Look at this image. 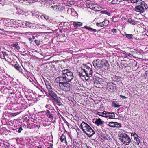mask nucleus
Listing matches in <instances>:
<instances>
[{
	"mask_svg": "<svg viewBox=\"0 0 148 148\" xmlns=\"http://www.w3.org/2000/svg\"><path fill=\"white\" fill-rule=\"evenodd\" d=\"M39 16V15H37V16Z\"/></svg>",
	"mask_w": 148,
	"mask_h": 148,
	"instance_id": "864d4df0",
	"label": "nucleus"
},
{
	"mask_svg": "<svg viewBox=\"0 0 148 148\" xmlns=\"http://www.w3.org/2000/svg\"><path fill=\"white\" fill-rule=\"evenodd\" d=\"M113 84L112 83H109L108 84V88L111 90H113L115 88V86L113 85Z\"/></svg>",
	"mask_w": 148,
	"mask_h": 148,
	"instance_id": "6ab92c4d",
	"label": "nucleus"
},
{
	"mask_svg": "<svg viewBox=\"0 0 148 148\" xmlns=\"http://www.w3.org/2000/svg\"><path fill=\"white\" fill-rule=\"evenodd\" d=\"M3 56L5 61H8L9 60H10V58L9 57L8 55L6 52L3 51Z\"/></svg>",
	"mask_w": 148,
	"mask_h": 148,
	"instance_id": "4468645a",
	"label": "nucleus"
},
{
	"mask_svg": "<svg viewBox=\"0 0 148 148\" xmlns=\"http://www.w3.org/2000/svg\"><path fill=\"white\" fill-rule=\"evenodd\" d=\"M134 141L136 144H137V145H139V143L140 142V141L138 138V137L136 138V139L134 140Z\"/></svg>",
	"mask_w": 148,
	"mask_h": 148,
	"instance_id": "c756f323",
	"label": "nucleus"
},
{
	"mask_svg": "<svg viewBox=\"0 0 148 148\" xmlns=\"http://www.w3.org/2000/svg\"><path fill=\"white\" fill-rule=\"evenodd\" d=\"M105 113V117L109 119H114L115 117L114 114L113 113H110L108 112H104Z\"/></svg>",
	"mask_w": 148,
	"mask_h": 148,
	"instance_id": "9d476101",
	"label": "nucleus"
},
{
	"mask_svg": "<svg viewBox=\"0 0 148 148\" xmlns=\"http://www.w3.org/2000/svg\"><path fill=\"white\" fill-rule=\"evenodd\" d=\"M18 45V44L17 42H16L15 44H13L12 46L14 47H16Z\"/></svg>",
	"mask_w": 148,
	"mask_h": 148,
	"instance_id": "58836bf2",
	"label": "nucleus"
},
{
	"mask_svg": "<svg viewBox=\"0 0 148 148\" xmlns=\"http://www.w3.org/2000/svg\"><path fill=\"white\" fill-rule=\"evenodd\" d=\"M117 30L116 29L113 28L111 30V32L113 33H116Z\"/></svg>",
	"mask_w": 148,
	"mask_h": 148,
	"instance_id": "4c0bfd02",
	"label": "nucleus"
},
{
	"mask_svg": "<svg viewBox=\"0 0 148 148\" xmlns=\"http://www.w3.org/2000/svg\"><path fill=\"white\" fill-rule=\"evenodd\" d=\"M32 38H33V39H35V37H34V36H33V37H32Z\"/></svg>",
	"mask_w": 148,
	"mask_h": 148,
	"instance_id": "8fccbe9b",
	"label": "nucleus"
},
{
	"mask_svg": "<svg viewBox=\"0 0 148 148\" xmlns=\"http://www.w3.org/2000/svg\"><path fill=\"white\" fill-rule=\"evenodd\" d=\"M73 78V73L68 69L62 70V76L58 77L56 80L62 82H70Z\"/></svg>",
	"mask_w": 148,
	"mask_h": 148,
	"instance_id": "f257e3e1",
	"label": "nucleus"
},
{
	"mask_svg": "<svg viewBox=\"0 0 148 148\" xmlns=\"http://www.w3.org/2000/svg\"><path fill=\"white\" fill-rule=\"evenodd\" d=\"M73 26L76 27H81L82 25V23L80 22H76L74 21L73 23Z\"/></svg>",
	"mask_w": 148,
	"mask_h": 148,
	"instance_id": "f3484780",
	"label": "nucleus"
},
{
	"mask_svg": "<svg viewBox=\"0 0 148 148\" xmlns=\"http://www.w3.org/2000/svg\"><path fill=\"white\" fill-rule=\"evenodd\" d=\"M59 81V86L62 90L66 91L70 90L71 84L68 82Z\"/></svg>",
	"mask_w": 148,
	"mask_h": 148,
	"instance_id": "39448f33",
	"label": "nucleus"
},
{
	"mask_svg": "<svg viewBox=\"0 0 148 148\" xmlns=\"http://www.w3.org/2000/svg\"><path fill=\"white\" fill-rule=\"evenodd\" d=\"M140 5L135 7L134 10L136 12L141 13L144 12L145 9H147L148 7L147 6L146 4H145L144 2H142V1H140Z\"/></svg>",
	"mask_w": 148,
	"mask_h": 148,
	"instance_id": "20e7f679",
	"label": "nucleus"
},
{
	"mask_svg": "<svg viewBox=\"0 0 148 148\" xmlns=\"http://www.w3.org/2000/svg\"><path fill=\"white\" fill-rule=\"evenodd\" d=\"M42 18L43 17L45 19L47 20L49 19V17L48 16L46 15L45 14H43L42 16L41 17Z\"/></svg>",
	"mask_w": 148,
	"mask_h": 148,
	"instance_id": "473e14b6",
	"label": "nucleus"
},
{
	"mask_svg": "<svg viewBox=\"0 0 148 148\" xmlns=\"http://www.w3.org/2000/svg\"><path fill=\"white\" fill-rule=\"evenodd\" d=\"M121 1V0H112V3L113 4H119Z\"/></svg>",
	"mask_w": 148,
	"mask_h": 148,
	"instance_id": "393cba45",
	"label": "nucleus"
},
{
	"mask_svg": "<svg viewBox=\"0 0 148 148\" xmlns=\"http://www.w3.org/2000/svg\"><path fill=\"white\" fill-rule=\"evenodd\" d=\"M96 25L97 26L100 27H102L104 26V24H103L102 22L99 23H96Z\"/></svg>",
	"mask_w": 148,
	"mask_h": 148,
	"instance_id": "cd10ccee",
	"label": "nucleus"
},
{
	"mask_svg": "<svg viewBox=\"0 0 148 148\" xmlns=\"http://www.w3.org/2000/svg\"><path fill=\"white\" fill-rule=\"evenodd\" d=\"M60 32H61V33H62V31L61 30H60Z\"/></svg>",
	"mask_w": 148,
	"mask_h": 148,
	"instance_id": "de8ad7c7",
	"label": "nucleus"
},
{
	"mask_svg": "<svg viewBox=\"0 0 148 148\" xmlns=\"http://www.w3.org/2000/svg\"><path fill=\"white\" fill-rule=\"evenodd\" d=\"M102 61L99 59H97L94 60L93 62V64L95 69L98 72L101 71V68Z\"/></svg>",
	"mask_w": 148,
	"mask_h": 148,
	"instance_id": "0eeeda50",
	"label": "nucleus"
},
{
	"mask_svg": "<svg viewBox=\"0 0 148 148\" xmlns=\"http://www.w3.org/2000/svg\"><path fill=\"white\" fill-rule=\"evenodd\" d=\"M103 24H104V26H106L108 25L109 23V22L107 20H104L102 22Z\"/></svg>",
	"mask_w": 148,
	"mask_h": 148,
	"instance_id": "2f4dec72",
	"label": "nucleus"
},
{
	"mask_svg": "<svg viewBox=\"0 0 148 148\" xmlns=\"http://www.w3.org/2000/svg\"><path fill=\"white\" fill-rule=\"evenodd\" d=\"M120 97L123 99H126L127 98L126 97L122 95H120Z\"/></svg>",
	"mask_w": 148,
	"mask_h": 148,
	"instance_id": "a19ab883",
	"label": "nucleus"
},
{
	"mask_svg": "<svg viewBox=\"0 0 148 148\" xmlns=\"http://www.w3.org/2000/svg\"><path fill=\"white\" fill-rule=\"evenodd\" d=\"M16 49L17 50H18L20 49V47L19 46H17L16 47Z\"/></svg>",
	"mask_w": 148,
	"mask_h": 148,
	"instance_id": "37998d69",
	"label": "nucleus"
},
{
	"mask_svg": "<svg viewBox=\"0 0 148 148\" xmlns=\"http://www.w3.org/2000/svg\"><path fill=\"white\" fill-rule=\"evenodd\" d=\"M21 3L25 2L30 3L31 2V0H18Z\"/></svg>",
	"mask_w": 148,
	"mask_h": 148,
	"instance_id": "a878e982",
	"label": "nucleus"
},
{
	"mask_svg": "<svg viewBox=\"0 0 148 148\" xmlns=\"http://www.w3.org/2000/svg\"><path fill=\"white\" fill-rule=\"evenodd\" d=\"M44 92L48 96H50L52 97L55 102L59 103H61L60 101L57 97L56 94L53 92L52 91V90L51 91L50 90V91H49L48 92V94L45 90H44Z\"/></svg>",
	"mask_w": 148,
	"mask_h": 148,
	"instance_id": "423d86ee",
	"label": "nucleus"
},
{
	"mask_svg": "<svg viewBox=\"0 0 148 148\" xmlns=\"http://www.w3.org/2000/svg\"><path fill=\"white\" fill-rule=\"evenodd\" d=\"M3 51L1 52L0 54V58L3 59H4L3 56Z\"/></svg>",
	"mask_w": 148,
	"mask_h": 148,
	"instance_id": "f704fd0d",
	"label": "nucleus"
},
{
	"mask_svg": "<svg viewBox=\"0 0 148 148\" xmlns=\"http://www.w3.org/2000/svg\"><path fill=\"white\" fill-rule=\"evenodd\" d=\"M31 39H32V38H29V40L30 41H31Z\"/></svg>",
	"mask_w": 148,
	"mask_h": 148,
	"instance_id": "09e8293b",
	"label": "nucleus"
},
{
	"mask_svg": "<svg viewBox=\"0 0 148 148\" xmlns=\"http://www.w3.org/2000/svg\"><path fill=\"white\" fill-rule=\"evenodd\" d=\"M3 0H0V1H1Z\"/></svg>",
	"mask_w": 148,
	"mask_h": 148,
	"instance_id": "603ef678",
	"label": "nucleus"
},
{
	"mask_svg": "<svg viewBox=\"0 0 148 148\" xmlns=\"http://www.w3.org/2000/svg\"><path fill=\"white\" fill-rule=\"evenodd\" d=\"M45 114L47 117L49 118H52L53 114L51 112L48 110H47L45 111Z\"/></svg>",
	"mask_w": 148,
	"mask_h": 148,
	"instance_id": "2eb2a0df",
	"label": "nucleus"
},
{
	"mask_svg": "<svg viewBox=\"0 0 148 148\" xmlns=\"http://www.w3.org/2000/svg\"><path fill=\"white\" fill-rule=\"evenodd\" d=\"M47 148H53V147H52V146H51V147H47Z\"/></svg>",
	"mask_w": 148,
	"mask_h": 148,
	"instance_id": "49530a36",
	"label": "nucleus"
},
{
	"mask_svg": "<svg viewBox=\"0 0 148 148\" xmlns=\"http://www.w3.org/2000/svg\"><path fill=\"white\" fill-rule=\"evenodd\" d=\"M37 14V15H36V16H37V15H38V14Z\"/></svg>",
	"mask_w": 148,
	"mask_h": 148,
	"instance_id": "6e6d98bb",
	"label": "nucleus"
},
{
	"mask_svg": "<svg viewBox=\"0 0 148 148\" xmlns=\"http://www.w3.org/2000/svg\"><path fill=\"white\" fill-rule=\"evenodd\" d=\"M103 13H104L106 14H107V15H108V16H110L111 15L110 13L108 12H107V11H104Z\"/></svg>",
	"mask_w": 148,
	"mask_h": 148,
	"instance_id": "c9c22d12",
	"label": "nucleus"
},
{
	"mask_svg": "<svg viewBox=\"0 0 148 148\" xmlns=\"http://www.w3.org/2000/svg\"><path fill=\"white\" fill-rule=\"evenodd\" d=\"M64 139H65V141L66 142V139L65 136L62 134V136H60V141L61 142H63Z\"/></svg>",
	"mask_w": 148,
	"mask_h": 148,
	"instance_id": "b1692460",
	"label": "nucleus"
},
{
	"mask_svg": "<svg viewBox=\"0 0 148 148\" xmlns=\"http://www.w3.org/2000/svg\"><path fill=\"white\" fill-rule=\"evenodd\" d=\"M104 123V121L99 118L97 119L95 122V123L98 126L103 125Z\"/></svg>",
	"mask_w": 148,
	"mask_h": 148,
	"instance_id": "9b49d317",
	"label": "nucleus"
},
{
	"mask_svg": "<svg viewBox=\"0 0 148 148\" xmlns=\"http://www.w3.org/2000/svg\"><path fill=\"white\" fill-rule=\"evenodd\" d=\"M45 85L46 86L48 90V92L52 90V88L51 86L50 83L47 81H45Z\"/></svg>",
	"mask_w": 148,
	"mask_h": 148,
	"instance_id": "dca6fc26",
	"label": "nucleus"
},
{
	"mask_svg": "<svg viewBox=\"0 0 148 148\" xmlns=\"http://www.w3.org/2000/svg\"><path fill=\"white\" fill-rule=\"evenodd\" d=\"M108 64L107 62H103L102 61V64L101 65V71H103L104 70L107 69V67Z\"/></svg>",
	"mask_w": 148,
	"mask_h": 148,
	"instance_id": "f8f14e48",
	"label": "nucleus"
},
{
	"mask_svg": "<svg viewBox=\"0 0 148 148\" xmlns=\"http://www.w3.org/2000/svg\"><path fill=\"white\" fill-rule=\"evenodd\" d=\"M84 28L89 30L90 32H96L97 31L96 29H92L91 27H88L87 26H85L84 27Z\"/></svg>",
	"mask_w": 148,
	"mask_h": 148,
	"instance_id": "a211bd4d",
	"label": "nucleus"
},
{
	"mask_svg": "<svg viewBox=\"0 0 148 148\" xmlns=\"http://www.w3.org/2000/svg\"><path fill=\"white\" fill-rule=\"evenodd\" d=\"M37 14V15H36V16H37V15H38V14Z\"/></svg>",
	"mask_w": 148,
	"mask_h": 148,
	"instance_id": "5fc2aeb1",
	"label": "nucleus"
},
{
	"mask_svg": "<svg viewBox=\"0 0 148 148\" xmlns=\"http://www.w3.org/2000/svg\"><path fill=\"white\" fill-rule=\"evenodd\" d=\"M131 135L132 136V140H133L132 139H134V140L136 139V138L138 137V135L137 134H136L135 133H132L131 134Z\"/></svg>",
	"mask_w": 148,
	"mask_h": 148,
	"instance_id": "aec40b11",
	"label": "nucleus"
},
{
	"mask_svg": "<svg viewBox=\"0 0 148 148\" xmlns=\"http://www.w3.org/2000/svg\"><path fill=\"white\" fill-rule=\"evenodd\" d=\"M146 35L148 36V31L146 32Z\"/></svg>",
	"mask_w": 148,
	"mask_h": 148,
	"instance_id": "c03bdc74",
	"label": "nucleus"
},
{
	"mask_svg": "<svg viewBox=\"0 0 148 148\" xmlns=\"http://www.w3.org/2000/svg\"><path fill=\"white\" fill-rule=\"evenodd\" d=\"M34 42L38 46H39L40 44V41L38 40H35Z\"/></svg>",
	"mask_w": 148,
	"mask_h": 148,
	"instance_id": "72a5a7b5",
	"label": "nucleus"
},
{
	"mask_svg": "<svg viewBox=\"0 0 148 148\" xmlns=\"http://www.w3.org/2000/svg\"><path fill=\"white\" fill-rule=\"evenodd\" d=\"M37 148H42V147H41L40 146H37Z\"/></svg>",
	"mask_w": 148,
	"mask_h": 148,
	"instance_id": "a18cd8bd",
	"label": "nucleus"
},
{
	"mask_svg": "<svg viewBox=\"0 0 148 148\" xmlns=\"http://www.w3.org/2000/svg\"><path fill=\"white\" fill-rule=\"evenodd\" d=\"M58 8V6L56 5H54L53 7V8L55 9H57Z\"/></svg>",
	"mask_w": 148,
	"mask_h": 148,
	"instance_id": "79ce46f5",
	"label": "nucleus"
},
{
	"mask_svg": "<svg viewBox=\"0 0 148 148\" xmlns=\"http://www.w3.org/2000/svg\"><path fill=\"white\" fill-rule=\"evenodd\" d=\"M79 75L83 80L87 81L88 80L89 77L87 75V74L84 69H82L79 72Z\"/></svg>",
	"mask_w": 148,
	"mask_h": 148,
	"instance_id": "6e6552de",
	"label": "nucleus"
},
{
	"mask_svg": "<svg viewBox=\"0 0 148 148\" xmlns=\"http://www.w3.org/2000/svg\"><path fill=\"white\" fill-rule=\"evenodd\" d=\"M48 106V105H46V108H47V106Z\"/></svg>",
	"mask_w": 148,
	"mask_h": 148,
	"instance_id": "3c124183",
	"label": "nucleus"
},
{
	"mask_svg": "<svg viewBox=\"0 0 148 148\" xmlns=\"http://www.w3.org/2000/svg\"><path fill=\"white\" fill-rule=\"evenodd\" d=\"M112 106L115 108H119L121 106L119 102L116 101H113L112 103Z\"/></svg>",
	"mask_w": 148,
	"mask_h": 148,
	"instance_id": "ddd939ff",
	"label": "nucleus"
},
{
	"mask_svg": "<svg viewBox=\"0 0 148 148\" xmlns=\"http://www.w3.org/2000/svg\"><path fill=\"white\" fill-rule=\"evenodd\" d=\"M128 21L130 24L133 25H135L136 23L135 21L134 20H132L131 19H129L128 20Z\"/></svg>",
	"mask_w": 148,
	"mask_h": 148,
	"instance_id": "bb28decb",
	"label": "nucleus"
},
{
	"mask_svg": "<svg viewBox=\"0 0 148 148\" xmlns=\"http://www.w3.org/2000/svg\"><path fill=\"white\" fill-rule=\"evenodd\" d=\"M131 2L132 3H134L136 2H138V0H130Z\"/></svg>",
	"mask_w": 148,
	"mask_h": 148,
	"instance_id": "e433bc0d",
	"label": "nucleus"
},
{
	"mask_svg": "<svg viewBox=\"0 0 148 148\" xmlns=\"http://www.w3.org/2000/svg\"><path fill=\"white\" fill-rule=\"evenodd\" d=\"M23 130V128H22V127H20L19 128V129L18 130V131H17V132L19 133H20L21 132V131Z\"/></svg>",
	"mask_w": 148,
	"mask_h": 148,
	"instance_id": "ea45409f",
	"label": "nucleus"
},
{
	"mask_svg": "<svg viewBox=\"0 0 148 148\" xmlns=\"http://www.w3.org/2000/svg\"><path fill=\"white\" fill-rule=\"evenodd\" d=\"M121 124L117 122H115L114 128H119L121 127Z\"/></svg>",
	"mask_w": 148,
	"mask_h": 148,
	"instance_id": "5701e85b",
	"label": "nucleus"
},
{
	"mask_svg": "<svg viewBox=\"0 0 148 148\" xmlns=\"http://www.w3.org/2000/svg\"><path fill=\"white\" fill-rule=\"evenodd\" d=\"M81 129L88 136L91 137L95 134V132L91 127L86 122L83 121L80 125Z\"/></svg>",
	"mask_w": 148,
	"mask_h": 148,
	"instance_id": "f03ea898",
	"label": "nucleus"
},
{
	"mask_svg": "<svg viewBox=\"0 0 148 148\" xmlns=\"http://www.w3.org/2000/svg\"><path fill=\"white\" fill-rule=\"evenodd\" d=\"M32 24V23L29 22H27L25 23L26 26L29 28L31 27Z\"/></svg>",
	"mask_w": 148,
	"mask_h": 148,
	"instance_id": "7c9ffc66",
	"label": "nucleus"
},
{
	"mask_svg": "<svg viewBox=\"0 0 148 148\" xmlns=\"http://www.w3.org/2000/svg\"><path fill=\"white\" fill-rule=\"evenodd\" d=\"M104 112H106L105 111H103L102 112H97V114L99 115L105 117V113Z\"/></svg>",
	"mask_w": 148,
	"mask_h": 148,
	"instance_id": "4be33fe9",
	"label": "nucleus"
},
{
	"mask_svg": "<svg viewBox=\"0 0 148 148\" xmlns=\"http://www.w3.org/2000/svg\"><path fill=\"white\" fill-rule=\"evenodd\" d=\"M119 139L125 145H128L132 142L130 137L125 133H121Z\"/></svg>",
	"mask_w": 148,
	"mask_h": 148,
	"instance_id": "7ed1b4c3",
	"label": "nucleus"
},
{
	"mask_svg": "<svg viewBox=\"0 0 148 148\" xmlns=\"http://www.w3.org/2000/svg\"><path fill=\"white\" fill-rule=\"evenodd\" d=\"M85 66L84 67V69L85 72H86L87 75L89 77H91L92 74V68L86 65H85Z\"/></svg>",
	"mask_w": 148,
	"mask_h": 148,
	"instance_id": "1a4fd4ad",
	"label": "nucleus"
},
{
	"mask_svg": "<svg viewBox=\"0 0 148 148\" xmlns=\"http://www.w3.org/2000/svg\"><path fill=\"white\" fill-rule=\"evenodd\" d=\"M115 122H107V124L110 127L114 128Z\"/></svg>",
	"mask_w": 148,
	"mask_h": 148,
	"instance_id": "412c9836",
	"label": "nucleus"
},
{
	"mask_svg": "<svg viewBox=\"0 0 148 148\" xmlns=\"http://www.w3.org/2000/svg\"><path fill=\"white\" fill-rule=\"evenodd\" d=\"M125 35L126 36V37L129 39H131L132 38L133 36L132 34H126Z\"/></svg>",
	"mask_w": 148,
	"mask_h": 148,
	"instance_id": "c85d7f7f",
	"label": "nucleus"
}]
</instances>
